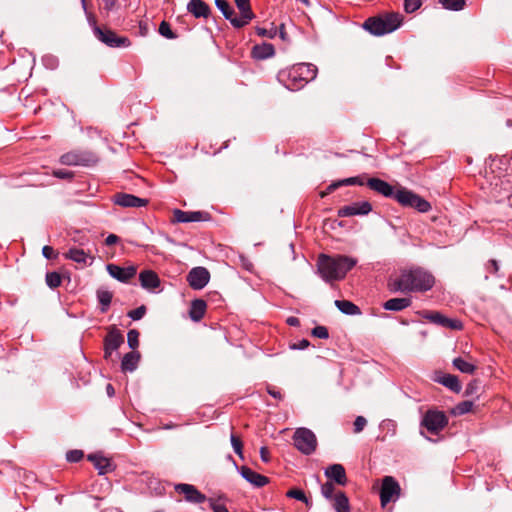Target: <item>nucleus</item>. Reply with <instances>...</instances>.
Here are the masks:
<instances>
[{
  "label": "nucleus",
  "instance_id": "nucleus-1",
  "mask_svg": "<svg viewBox=\"0 0 512 512\" xmlns=\"http://www.w3.org/2000/svg\"><path fill=\"white\" fill-rule=\"evenodd\" d=\"M435 284L434 276L421 269H404L399 275L390 277L388 288L391 292H426Z\"/></svg>",
  "mask_w": 512,
  "mask_h": 512
},
{
  "label": "nucleus",
  "instance_id": "nucleus-2",
  "mask_svg": "<svg viewBox=\"0 0 512 512\" xmlns=\"http://www.w3.org/2000/svg\"><path fill=\"white\" fill-rule=\"evenodd\" d=\"M357 264V259L346 255L320 254L317 259V271L325 282L339 281Z\"/></svg>",
  "mask_w": 512,
  "mask_h": 512
},
{
  "label": "nucleus",
  "instance_id": "nucleus-3",
  "mask_svg": "<svg viewBox=\"0 0 512 512\" xmlns=\"http://www.w3.org/2000/svg\"><path fill=\"white\" fill-rule=\"evenodd\" d=\"M233 1L237 11L228 0H215V5L233 28L241 29L255 18V13L252 10L250 0Z\"/></svg>",
  "mask_w": 512,
  "mask_h": 512
},
{
  "label": "nucleus",
  "instance_id": "nucleus-4",
  "mask_svg": "<svg viewBox=\"0 0 512 512\" xmlns=\"http://www.w3.org/2000/svg\"><path fill=\"white\" fill-rule=\"evenodd\" d=\"M317 76V67L311 63H298L279 73L278 79L289 90L303 88Z\"/></svg>",
  "mask_w": 512,
  "mask_h": 512
},
{
  "label": "nucleus",
  "instance_id": "nucleus-5",
  "mask_svg": "<svg viewBox=\"0 0 512 512\" xmlns=\"http://www.w3.org/2000/svg\"><path fill=\"white\" fill-rule=\"evenodd\" d=\"M403 22L399 12H385L369 17L363 23V28L375 36H383L397 30Z\"/></svg>",
  "mask_w": 512,
  "mask_h": 512
},
{
  "label": "nucleus",
  "instance_id": "nucleus-6",
  "mask_svg": "<svg viewBox=\"0 0 512 512\" xmlns=\"http://www.w3.org/2000/svg\"><path fill=\"white\" fill-rule=\"evenodd\" d=\"M395 200L402 206L414 208L421 213H426L431 209V204L428 201L406 188L396 190Z\"/></svg>",
  "mask_w": 512,
  "mask_h": 512
},
{
  "label": "nucleus",
  "instance_id": "nucleus-7",
  "mask_svg": "<svg viewBox=\"0 0 512 512\" xmlns=\"http://www.w3.org/2000/svg\"><path fill=\"white\" fill-rule=\"evenodd\" d=\"M60 163L68 166H92L98 162V156L85 150H73L63 154Z\"/></svg>",
  "mask_w": 512,
  "mask_h": 512
},
{
  "label": "nucleus",
  "instance_id": "nucleus-8",
  "mask_svg": "<svg viewBox=\"0 0 512 512\" xmlns=\"http://www.w3.org/2000/svg\"><path fill=\"white\" fill-rule=\"evenodd\" d=\"M448 421L443 411L429 409L422 417L421 426L429 433L437 435L448 425Z\"/></svg>",
  "mask_w": 512,
  "mask_h": 512
},
{
  "label": "nucleus",
  "instance_id": "nucleus-9",
  "mask_svg": "<svg viewBox=\"0 0 512 512\" xmlns=\"http://www.w3.org/2000/svg\"><path fill=\"white\" fill-rule=\"evenodd\" d=\"M295 447L303 454L313 453L317 446L315 434L307 428H298L293 435Z\"/></svg>",
  "mask_w": 512,
  "mask_h": 512
},
{
  "label": "nucleus",
  "instance_id": "nucleus-10",
  "mask_svg": "<svg viewBox=\"0 0 512 512\" xmlns=\"http://www.w3.org/2000/svg\"><path fill=\"white\" fill-rule=\"evenodd\" d=\"M100 42L111 48L129 47L131 41L128 37L119 36L107 28H95L94 35Z\"/></svg>",
  "mask_w": 512,
  "mask_h": 512
},
{
  "label": "nucleus",
  "instance_id": "nucleus-11",
  "mask_svg": "<svg viewBox=\"0 0 512 512\" xmlns=\"http://www.w3.org/2000/svg\"><path fill=\"white\" fill-rule=\"evenodd\" d=\"M401 488L399 483L392 476H385L382 479L380 489L381 505L384 507L391 501H396L400 496Z\"/></svg>",
  "mask_w": 512,
  "mask_h": 512
},
{
  "label": "nucleus",
  "instance_id": "nucleus-12",
  "mask_svg": "<svg viewBox=\"0 0 512 512\" xmlns=\"http://www.w3.org/2000/svg\"><path fill=\"white\" fill-rule=\"evenodd\" d=\"M422 317L433 324L451 330H461L463 328V324L460 320L448 318L445 315L441 314L440 312H424L422 314Z\"/></svg>",
  "mask_w": 512,
  "mask_h": 512
},
{
  "label": "nucleus",
  "instance_id": "nucleus-13",
  "mask_svg": "<svg viewBox=\"0 0 512 512\" xmlns=\"http://www.w3.org/2000/svg\"><path fill=\"white\" fill-rule=\"evenodd\" d=\"M372 211V205L368 201L354 202L341 207L337 215L339 217L363 216Z\"/></svg>",
  "mask_w": 512,
  "mask_h": 512
},
{
  "label": "nucleus",
  "instance_id": "nucleus-14",
  "mask_svg": "<svg viewBox=\"0 0 512 512\" xmlns=\"http://www.w3.org/2000/svg\"><path fill=\"white\" fill-rule=\"evenodd\" d=\"M106 269L111 277L123 283L129 282L137 273L134 266L120 267L116 264H108Z\"/></svg>",
  "mask_w": 512,
  "mask_h": 512
},
{
  "label": "nucleus",
  "instance_id": "nucleus-15",
  "mask_svg": "<svg viewBox=\"0 0 512 512\" xmlns=\"http://www.w3.org/2000/svg\"><path fill=\"white\" fill-rule=\"evenodd\" d=\"M235 466L238 469L241 476L253 486L260 488L268 484L269 479L266 476L253 471L251 468L247 466L238 467L236 464Z\"/></svg>",
  "mask_w": 512,
  "mask_h": 512
},
{
  "label": "nucleus",
  "instance_id": "nucleus-16",
  "mask_svg": "<svg viewBox=\"0 0 512 512\" xmlns=\"http://www.w3.org/2000/svg\"><path fill=\"white\" fill-rule=\"evenodd\" d=\"M114 203L122 207H144L148 200L132 194L118 193L114 196Z\"/></svg>",
  "mask_w": 512,
  "mask_h": 512
},
{
  "label": "nucleus",
  "instance_id": "nucleus-17",
  "mask_svg": "<svg viewBox=\"0 0 512 512\" xmlns=\"http://www.w3.org/2000/svg\"><path fill=\"white\" fill-rule=\"evenodd\" d=\"M124 342L123 335L118 330H111L104 341L105 358L111 356L112 352L117 350Z\"/></svg>",
  "mask_w": 512,
  "mask_h": 512
},
{
  "label": "nucleus",
  "instance_id": "nucleus-18",
  "mask_svg": "<svg viewBox=\"0 0 512 512\" xmlns=\"http://www.w3.org/2000/svg\"><path fill=\"white\" fill-rule=\"evenodd\" d=\"M367 185L373 191L385 196V197H393L395 199L394 188L388 182L379 179V178H369L367 180Z\"/></svg>",
  "mask_w": 512,
  "mask_h": 512
},
{
  "label": "nucleus",
  "instance_id": "nucleus-19",
  "mask_svg": "<svg viewBox=\"0 0 512 512\" xmlns=\"http://www.w3.org/2000/svg\"><path fill=\"white\" fill-rule=\"evenodd\" d=\"M64 257L83 266L91 265L94 260V257L90 256L83 249L76 247L70 248L66 253H64Z\"/></svg>",
  "mask_w": 512,
  "mask_h": 512
},
{
  "label": "nucleus",
  "instance_id": "nucleus-20",
  "mask_svg": "<svg viewBox=\"0 0 512 512\" xmlns=\"http://www.w3.org/2000/svg\"><path fill=\"white\" fill-rule=\"evenodd\" d=\"M325 476L341 486H345L347 483L346 472L341 464H333L327 467Z\"/></svg>",
  "mask_w": 512,
  "mask_h": 512
},
{
  "label": "nucleus",
  "instance_id": "nucleus-21",
  "mask_svg": "<svg viewBox=\"0 0 512 512\" xmlns=\"http://www.w3.org/2000/svg\"><path fill=\"white\" fill-rule=\"evenodd\" d=\"M141 286L147 290H155L160 286L158 275L152 270H144L139 274Z\"/></svg>",
  "mask_w": 512,
  "mask_h": 512
},
{
  "label": "nucleus",
  "instance_id": "nucleus-22",
  "mask_svg": "<svg viewBox=\"0 0 512 512\" xmlns=\"http://www.w3.org/2000/svg\"><path fill=\"white\" fill-rule=\"evenodd\" d=\"M88 460L93 463L100 475L107 474L113 470L111 461L100 454H90Z\"/></svg>",
  "mask_w": 512,
  "mask_h": 512
},
{
  "label": "nucleus",
  "instance_id": "nucleus-23",
  "mask_svg": "<svg viewBox=\"0 0 512 512\" xmlns=\"http://www.w3.org/2000/svg\"><path fill=\"white\" fill-rule=\"evenodd\" d=\"M210 281V272L205 267H194V290L203 289Z\"/></svg>",
  "mask_w": 512,
  "mask_h": 512
},
{
  "label": "nucleus",
  "instance_id": "nucleus-24",
  "mask_svg": "<svg viewBox=\"0 0 512 512\" xmlns=\"http://www.w3.org/2000/svg\"><path fill=\"white\" fill-rule=\"evenodd\" d=\"M435 380L455 393H459L462 389L460 381L455 375L443 374L438 376Z\"/></svg>",
  "mask_w": 512,
  "mask_h": 512
},
{
  "label": "nucleus",
  "instance_id": "nucleus-25",
  "mask_svg": "<svg viewBox=\"0 0 512 512\" xmlns=\"http://www.w3.org/2000/svg\"><path fill=\"white\" fill-rule=\"evenodd\" d=\"M453 366L462 373L473 374L476 371V364L471 361V357L466 358L457 357L453 359Z\"/></svg>",
  "mask_w": 512,
  "mask_h": 512
},
{
  "label": "nucleus",
  "instance_id": "nucleus-26",
  "mask_svg": "<svg viewBox=\"0 0 512 512\" xmlns=\"http://www.w3.org/2000/svg\"><path fill=\"white\" fill-rule=\"evenodd\" d=\"M96 297L100 304V311L102 313L107 312L113 298V293L105 287H99L96 291Z\"/></svg>",
  "mask_w": 512,
  "mask_h": 512
},
{
  "label": "nucleus",
  "instance_id": "nucleus-27",
  "mask_svg": "<svg viewBox=\"0 0 512 512\" xmlns=\"http://www.w3.org/2000/svg\"><path fill=\"white\" fill-rule=\"evenodd\" d=\"M411 305L410 298H392L383 304V308L388 311H402Z\"/></svg>",
  "mask_w": 512,
  "mask_h": 512
},
{
  "label": "nucleus",
  "instance_id": "nucleus-28",
  "mask_svg": "<svg viewBox=\"0 0 512 512\" xmlns=\"http://www.w3.org/2000/svg\"><path fill=\"white\" fill-rule=\"evenodd\" d=\"M140 360V354L138 352H129L124 355L122 362H121V368L123 371H129L132 372L137 368L138 362Z\"/></svg>",
  "mask_w": 512,
  "mask_h": 512
},
{
  "label": "nucleus",
  "instance_id": "nucleus-29",
  "mask_svg": "<svg viewBox=\"0 0 512 512\" xmlns=\"http://www.w3.org/2000/svg\"><path fill=\"white\" fill-rule=\"evenodd\" d=\"M332 500L336 512H350L349 500L344 492L338 491Z\"/></svg>",
  "mask_w": 512,
  "mask_h": 512
},
{
  "label": "nucleus",
  "instance_id": "nucleus-30",
  "mask_svg": "<svg viewBox=\"0 0 512 512\" xmlns=\"http://www.w3.org/2000/svg\"><path fill=\"white\" fill-rule=\"evenodd\" d=\"M275 54L272 44L257 45L253 48V56L256 59H267Z\"/></svg>",
  "mask_w": 512,
  "mask_h": 512
},
{
  "label": "nucleus",
  "instance_id": "nucleus-31",
  "mask_svg": "<svg viewBox=\"0 0 512 512\" xmlns=\"http://www.w3.org/2000/svg\"><path fill=\"white\" fill-rule=\"evenodd\" d=\"M335 306L346 315H358L361 313L360 308L348 300H336Z\"/></svg>",
  "mask_w": 512,
  "mask_h": 512
},
{
  "label": "nucleus",
  "instance_id": "nucleus-32",
  "mask_svg": "<svg viewBox=\"0 0 512 512\" xmlns=\"http://www.w3.org/2000/svg\"><path fill=\"white\" fill-rule=\"evenodd\" d=\"M192 222V212L182 211L180 209H174L170 218V223L176 225L179 223H190Z\"/></svg>",
  "mask_w": 512,
  "mask_h": 512
},
{
  "label": "nucleus",
  "instance_id": "nucleus-33",
  "mask_svg": "<svg viewBox=\"0 0 512 512\" xmlns=\"http://www.w3.org/2000/svg\"><path fill=\"white\" fill-rule=\"evenodd\" d=\"M344 185H359V186H362V185H364V180H363L362 176H355V177L346 178V179L339 180L337 182H334V183L330 184L329 185V190H335L338 187L344 186Z\"/></svg>",
  "mask_w": 512,
  "mask_h": 512
},
{
  "label": "nucleus",
  "instance_id": "nucleus-34",
  "mask_svg": "<svg viewBox=\"0 0 512 512\" xmlns=\"http://www.w3.org/2000/svg\"><path fill=\"white\" fill-rule=\"evenodd\" d=\"M223 499H225V496L220 495L217 498L210 497L208 500V507L213 512H229L226 506L221 502Z\"/></svg>",
  "mask_w": 512,
  "mask_h": 512
},
{
  "label": "nucleus",
  "instance_id": "nucleus-35",
  "mask_svg": "<svg viewBox=\"0 0 512 512\" xmlns=\"http://www.w3.org/2000/svg\"><path fill=\"white\" fill-rule=\"evenodd\" d=\"M207 304L203 299H194V322L200 321L205 315Z\"/></svg>",
  "mask_w": 512,
  "mask_h": 512
},
{
  "label": "nucleus",
  "instance_id": "nucleus-36",
  "mask_svg": "<svg viewBox=\"0 0 512 512\" xmlns=\"http://www.w3.org/2000/svg\"><path fill=\"white\" fill-rule=\"evenodd\" d=\"M210 13L209 6L202 0H194V17H207Z\"/></svg>",
  "mask_w": 512,
  "mask_h": 512
},
{
  "label": "nucleus",
  "instance_id": "nucleus-37",
  "mask_svg": "<svg viewBox=\"0 0 512 512\" xmlns=\"http://www.w3.org/2000/svg\"><path fill=\"white\" fill-rule=\"evenodd\" d=\"M46 284L51 289L58 288L61 285L62 277L58 272H48L45 277Z\"/></svg>",
  "mask_w": 512,
  "mask_h": 512
},
{
  "label": "nucleus",
  "instance_id": "nucleus-38",
  "mask_svg": "<svg viewBox=\"0 0 512 512\" xmlns=\"http://www.w3.org/2000/svg\"><path fill=\"white\" fill-rule=\"evenodd\" d=\"M473 408V402L472 401H462L458 403L453 409L452 413L454 415H464L468 412H470Z\"/></svg>",
  "mask_w": 512,
  "mask_h": 512
},
{
  "label": "nucleus",
  "instance_id": "nucleus-39",
  "mask_svg": "<svg viewBox=\"0 0 512 512\" xmlns=\"http://www.w3.org/2000/svg\"><path fill=\"white\" fill-rule=\"evenodd\" d=\"M442 6L448 10L459 11L463 9L465 0H439Z\"/></svg>",
  "mask_w": 512,
  "mask_h": 512
},
{
  "label": "nucleus",
  "instance_id": "nucleus-40",
  "mask_svg": "<svg viewBox=\"0 0 512 512\" xmlns=\"http://www.w3.org/2000/svg\"><path fill=\"white\" fill-rule=\"evenodd\" d=\"M231 445L233 447L234 452L243 459V443L242 440L236 436L235 434H231L230 436Z\"/></svg>",
  "mask_w": 512,
  "mask_h": 512
},
{
  "label": "nucleus",
  "instance_id": "nucleus-41",
  "mask_svg": "<svg viewBox=\"0 0 512 512\" xmlns=\"http://www.w3.org/2000/svg\"><path fill=\"white\" fill-rule=\"evenodd\" d=\"M321 493L326 499L332 500L337 492L332 482H326L321 486Z\"/></svg>",
  "mask_w": 512,
  "mask_h": 512
},
{
  "label": "nucleus",
  "instance_id": "nucleus-42",
  "mask_svg": "<svg viewBox=\"0 0 512 512\" xmlns=\"http://www.w3.org/2000/svg\"><path fill=\"white\" fill-rule=\"evenodd\" d=\"M159 33L167 39H173L176 35L173 33L171 26L168 22L162 21L159 25Z\"/></svg>",
  "mask_w": 512,
  "mask_h": 512
},
{
  "label": "nucleus",
  "instance_id": "nucleus-43",
  "mask_svg": "<svg viewBox=\"0 0 512 512\" xmlns=\"http://www.w3.org/2000/svg\"><path fill=\"white\" fill-rule=\"evenodd\" d=\"M127 341L130 348H137L139 345V332L135 329L130 330L127 334Z\"/></svg>",
  "mask_w": 512,
  "mask_h": 512
},
{
  "label": "nucleus",
  "instance_id": "nucleus-44",
  "mask_svg": "<svg viewBox=\"0 0 512 512\" xmlns=\"http://www.w3.org/2000/svg\"><path fill=\"white\" fill-rule=\"evenodd\" d=\"M175 490L178 493H183L185 495L186 500H192V485L189 484H177L175 486Z\"/></svg>",
  "mask_w": 512,
  "mask_h": 512
},
{
  "label": "nucleus",
  "instance_id": "nucleus-45",
  "mask_svg": "<svg viewBox=\"0 0 512 512\" xmlns=\"http://www.w3.org/2000/svg\"><path fill=\"white\" fill-rule=\"evenodd\" d=\"M286 496L289 498H293L302 502L307 503L308 499L305 496V493L300 489H291L286 493Z\"/></svg>",
  "mask_w": 512,
  "mask_h": 512
},
{
  "label": "nucleus",
  "instance_id": "nucleus-46",
  "mask_svg": "<svg viewBox=\"0 0 512 512\" xmlns=\"http://www.w3.org/2000/svg\"><path fill=\"white\" fill-rule=\"evenodd\" d=\"M421 6V0H404V9L407 13H413Z\"/></svg>",
  "mask_w": 512,
  "mask_h": 512
},
{
  "label": "nucleus",
  "instance_id": "nucleus-47",
  "mask_svg": "<svg viewBox=\"0 0 512 512\" xmlns=\"http://www.w3.org/2000/svg\"><path fill=\"white\" fill-rule=\"evenodd\" d=\"M146 313V307L144 305L136 308V309H133L131 311L128 312V316L136 321V320H140L141 318H143V316L145 315Z\"/></svg>",
  "mask_w": 512,
  "mask_h": 512
},
{
  "label": "nucleus",
  "instance_id": "nucleus-48",
  "mask_svg": "<svg viewBox=\"0 0 512 512\" xmlns=\"http://www.w3.org/2000/svg\"><path fill=\"white\" fill-rule=\"evenodd\" d=\"M312 335L320 339H327L329 337L328 329L325 326L313 328Z\"/></svg>",
  "mask_w": 512,
  "mask_h": 512
},
{
  "label": "nucleus",
  "instance_id": "nucleus-49",
  "mask_svg": "<svg viewBox=\"0 0 512 512\" xmlns=\"http://www.w3.org/2000/svg\"><path fill=\"white\" fill-rule=\"evenodd\" d=\"M353 425H354V429H353L354 433H356V434L360 433L361 431H363V429L367 425V420L363 416H357Z\"/></svg>",
  "mask_w": 512,
  "mask_h": 512
},
{
  "label": "nucleus",
  "instance_id": "nucleus-50",
  "mask_svg": "<svg viewBox=\"0 0 512 512\" xmlns=\"http://www.w3.org/2000/svg\"><path fill=\"white\" fill-rule=\"evenodd\" d=\"M82 6L87 15L88 23L92 27L93 33L95 34V28H100V27L97 25L94 15L92 13L87 12L86 0H82Z\"/></svg>",
  "mask_w": 512,
  "mask_h": 512
},
{
  "label": "nucleus",
  "instance_id": "nucleus-51",
  "mask_svg": "<svg viewBox=\"0 0 512 512\" xmlns=\"http://www.w3.org/2000/svg\"><path fill=\"white\" fill-rule=\"evenodd\" d=\"M67 460L69 462H78L83 457V452L81 450H71L66 455Z\"/></svg>",
  "mask_w": 512,
  "mask_h": 512
},
{
  "label": "nucleus",
  "instance_id": "nucleus-52",
  "mask_svg": "<svg viewBox=\"0 0 512 512\" xmlns=\"http://www.w3.org/2000/svg\"><path fill=\"white\" fill-rule=\"evenodd\" d=\"M42 255L48 259V260H52V259H55L57 257V253L55 252V250L53 249V247L51 246H44L42 248Z\"/></svg>",
  "mask_w": 512,
  "mask_h": 512
},
{
  "label": "nucleus",
  "instance_id": "nucleus-53",
  "mask_svg": "<svg viewBox=\"0 0 512 512\" xmlns=\"http://www.w3.org/2000/svg\"><path fill=\"white\" fill-rule=\"evenodd\" d=\"M53 175L60 179H71L73 177V172L65 169H57L53 171Z\"/></svg>",
  "mask_w": 512,
  "mask_h": 512
},
{
  "label": "nucleus",
  "instance_id": "nucleus-54",
  "mask_svg": "<svg viewBox=\"0 0 512 512\" xmlns=\"http://www.w3.org/2000/svg\"><path fill=\"white\" fill-rule=\"evenodd\" d=\"M211 216L206 211H194V222L209 221Z\"/></svg>",
  "mask_w": 512,
  "mask_h": 512
},
{
  "label": "nucleus",
  "instance_id": "nucleus-55",
  "mask_svg": "<svg viewBox=\"0 0 512 512\" xmlns=\"http://www.w3.org/2000/svg\"><path fill=\"white\" fill-rule=\"evenodd\" d=\"M209 498H207L203 493L194 488V503L203 504L205 502L208 503Z\"/></svg>",
  "mask_w": 512,
  "mask_h": 512
},
{
  "label": "nucleus",
  "instance_id": "nucleus-56",
  "mask_svg": "<svg viewBox=\"0 0 512 512\" xmlns=\"http://www.w3.org/2000/svg\"><path fill=\"white\" fill-rule=\"evenodd\" d=\"M478 381L477 380H473L471 381L467 387H466V391H465V394L466 395H473L474 393H476L477 389H478Z\"/></svg>",
  "mask_w": 512,
  "mask_h": 512
},
{
  "label": "nucleus",
  "instance_id": "nucleus-57",
  "mask_svg": "<svg viewBox=\"0 0 512 512\" xmlns=\"http://www.w3.org/2000/svg\"><path fill=\"white\" fill-rule=\"evenodd\" d=\"M310 345L309 341L306 339H302L298 343H294L291 345V348L294 350H304Z\"/></svg>",
  "mask_w": 512,
  "mask_h": 512
},
{
  "label": "nucleus",
  "instance_id": "nucleus-58",
  "mask_svg": "<svg viewBox=\"0 0 512 512\" xmlns=\"http://www.w3.org/2000/svg\"><path fill=\"white\" fill-rule=\"evenodd\" d=\"M117 0H103V8L107 12L114 9Z\"/></svg>",
  "mask_w": 512,
  "mask_h": 512
},
{
  "label": "nucleus",
  "instance_id": "nucleus-59",
  "mask_svg": "<svg viewBox=\"0 0 512 512\" xmlns=\"http://www.w3.org/2000/svg\"><path fill=\"white\" fill-rule=\"evenodd\" d=\"M119 241V237L115 234H110L105 239V244L108 246L114 245Z\"/></svg>",
  "mask_w": 512,
  "mask_h": 512
},
{
  "label": "nucleus",
  "instance_id": "nucleus-60",
  "mask_svg": "<svg viewBox=\"0 0 512 512\" xmlns=\"http://www.w3.org/2000/svg\"><path fill=\"white\" fill-rule=\"evenodd\" d=\"M260 457L263 462H265V463L269 462V460H270L269 451L266 447L260 448Z\"/></svg>",
  "mask_w": 512,
  "mask_h": 512
},
{
  "label": "nucleus",
  "instance_id": "nucleus-61",
  "mask_svg": "<svg viewBox=\"0 0 512 512\" xmlns=\"http://www.w3.org/2000/svg\"><path fill=\"white\" fill-rule=\"evenodd\" d=\"M173 233H174V239L169 238V241H171V242H176L177 241L179 244H182V245H185V246L187 245V241L186 240L181 241L179 239V237H178V230L176 228L174 229Z\"/></svg>",
  "mask_w": 512,
  "mask_h": 512
},
{
  "label": "nucleus",
  "instance_id": "nucleus-62",
  "mask_svg": "<svg viewBox=\"0 0 512 512\" xmlns=\"http://www.w3.org/2000/svg\"><path fill=\"white\" fill-rule=\"evenodd\" d=\"M286 322H287V324H288V325H290V326H299V324H300L299 319H298V318H296V317H293V316H292V317L287 318V321H286Z\"/></svg>",
  "mask_w": 512,
  "mask_h": 512
},
{
  "label": "nucleus",
  "instance_id": "nucleus-63",
  "mask_svg": "<svg viewBox=\"0 0 512 512\" xmlns=\"http://www.w3.org/2000/svg\"><path fill=\"white\" fill-rule=\"evenodd\" d=\"M256 32L259 36H268L272 37V35L264 28L257 27Z\"/></svg>",
  "mask_w": 512,
  "mask_h": 512
},
{
  "label": "nucleus",
  "instance_id": "nucleus-64",
  "mask_svg": "<svg viewBox=\"0 0 512 512\" xmlns=\"http://www.w3.org/2000/svg\"><path fill=\"white\" fill-rule=\"evenodd\" d=\"M268 393H269L272 397H274V398H276V399H281V398H282L281 393H280L279 391L274 390V389H268Z\"/></svg>",
  "mask_w": 512,
  "mask_h": 512
}]
</instances>
